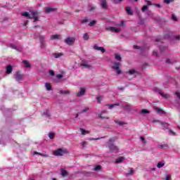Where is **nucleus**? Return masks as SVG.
<instances>
[{
  "label": "nucleus",
  "mask_w": 180,
  "mask_h": 180,
  "mask_svg": "<svg viewBox=\"0 0 180 180\" xmlns=\"http://www.w3.org/2000/svg\"><path fill=\"white\" fill-rule=\"evenodd\" d=\"M120 63L119 62H114L112 65L111 66V68L112 70H115L118 75H120L122 74V70H120Z\"/></svg>",
  "instance_id": "f257e3e1"
},
{
  "label": "nucleus",
  "mask_w": 180,
  "mask_h": 180,
  "mask_svg": "<svg viewBox=\"0 0 180 180\" xmlns=\"http://www.w3.org/2000/svg\"><path fill=\"white\" fill-rule=\"evenodd\" d=\"M67 153V150L63 148H58V150L53 151V155H56V157H61Z\"/></svg>",
  "instance_id": "f03ea898"
},
{
  "label": "nucleus",
  "mask_w": 180,
  "mask_h": 180,
  "mask_svg": "<svg viewBox=\"0 0 180 180\" xmlns=\"http://www.w3.org/2000/svg\"><path fill=\"white\" fill-rule=\"evenodd\" d=\"M65 43L68 46H72L75 43V39L73 37H68L65 39Z\"/></svg>",
  "instance_id": "7ed1b4c3"
},
{
  "label": "nucleus",
  "mask_w": 180,
  "mask_h": 180,
  "mask_svg": "<svg viewBox=\"0 0 180 180\" xmlns=\"http://www.w3.org/2000/svg\"><path fill=\"white\" fill-rule=\"evenodd\" d=\"M108 148H109L110 153H113V151H117V150H119L117 148V146H115L113 143H109Z\"/></svg>",
  "instance_id": "20e7f679"
},
{
  "label": "nucleus",
  "mask_w": 180,
  "mask_h": 180,
  "mask_svg": "<svg viewBox=\"0 0 180 180\" xmlns=\"http://www.w3.org/2000/svg\"><path fill=\"white\" fill-rule=\"evenodd\" d=\"M94 50H96L97 51H101V53H105L106 50L102 47V46H98L97 44H94Z\"/></svg>",
  "instance_id": "39448f33"
},
{
  "label": "nucleus",
  "mask_w": 180,
  "mask_h": 180,
  "mask_svg": "<svg viewBox=\"0 0 180 180\" xmlns=\"http://www.w3.org/2000/svg\"><path fill=\"white\" fill-rule=\"evenodd\" d=\"M30 19H34V22H37L39 18L37 17V13L32 12L31 15H30Z\"/></svg>",
  "instance_id": "423d86ee"
},
{
  "label": "nucleus",
  "mask_w": 180,
  "mask_h": 180,
  "mask_svg": "<svg viewBox=\"0 0 180 180\" xmlns=\"http://www.w3.org/2000/svg\"><path fill=\"white\" fill-rule=\"evenodd\" d=\"M105 29L106 30H110V32H115V33H119V32H120V28H116L115 27H108Z\"/></svg>",
  "instance_id": "0eeeda50"
},
{
  "label": "nucleus",
  "mask_w": 180,
  "mask_h": 180,
  "mask_svg": "<svg viewBox=\"0 0 180 180\" xmlns=\"http://www.w3.org/2000/svg\"><path fill=\"white\" fill-rule=\"evenodd\" d=\"M23 78V75L20 74V72H17L15 73V80L16 81H22Z\"/></svg>",
  "instance_id": "6e6552de"
},
{
  "label": "nucleus",
  "mask_w": 180,
  "mask_h": 180,
  "mask_svg": "<svg viewBox=\"0 0 180 180\" xmlns=\"http://www.w3.org/2000/svg\"><path fill=\"white\" fill-rule=\"evenodd\" d=\"M56 11H57V9L53 8H50V7H46L44 8V12H46V13H51V12H56Z\"/></svg>",
  "instance_id": "1a4fd4ad"
},
{
  "label": "nucleus",
  "mask_w": 180,
  "mask_h": 180,
  "mask_svg": "<svg viewBox=\"0 0 180 180\" xmlns=\"http://www.w3.org/2000/svg\"><path fill=\"white\" fill-rule=\"evenodd\" d=\"M101 6L103 9H108V3L106 2V0H101Z\"/></svg>",
  "instance_id": "9d476101"
},
{
  "label": "nucleus",
  "mask_w": 180,
  "mask_h": 180,
  "mask_svg": "<svg viewBox=\"0 0 180 180\" xmlns=\"http://www.w3.org/2000/svg\"><path fill=\"white\" fill-rule=\"evenodd\" d=\"M86 91L85 90V89L82 88L80 89V91L77 93V96L79 98L81 96H84V95H85Z\"/></svg>",
  "instance_id": "9b49d317"
},
{
  "label": "nucleus",
  "mask_w": 180,
  "mask_h": 180,
  "mask_svg": "<svg viewBox=\"0 0 180 180\" xmlns=\"http://www.w3.org/2000/svg\"><path fill=\"white\" fill-rule=\"evenodd\" d=\"M13 71V67L12 65H8L6 68V74H11Z\"/></svg>",
  "instance_id": "f8f14e48"
},
{
  "label": "nucleus",
  "mask_w": 180,
  "mask_h": 180,
  "mask_svg": "<svg viewBox=\"0 0 180 180\" xmlns=\"http://www.w3.org/2000/svg\"><path fill=\"white\" fill-rule=\"evenodd\" d=\"M103 113H108V111L103 110L101 112V113L99 115V117L103 120V119H109V117H105L103 116Z\"/></svg>",
  "instance_id": "ddd939ff"
},
{
  "label": "nucleus",
  "mask_w": 180,
  "mask_h": 180,
  "mask_svg": "<svg viewBox=\"0 0 180 180\" xmlns=\"http://www.w3.org/2000/svg\"><path fill=\"white\" fill-rule=\"evenodd\" d=\"M114 122L115 123H116V124H118L119 126H124V124H126L124 122L117 120H114Z\"/></svg>",
  "instance_id": "4468645a"
},
{
  "label": "nucleus",
  "mask_w": 180,
  "mask_h": 180,
  "mask_svg": "<svg viewBox=\"0 0 180 180\" xmlns=\"http://www.w3.org/2000/svg\"><path fill=\"white\" fill-rule=\"evenodd\" d=\"M63 54L61 53H53V57L55 58H60V57H63Z\"/></svg>",
  "instance_id": "2eb2a0df"
},
{
  "label": "nucleus",
  "mask_w": 180,
  "mask_h": 180,
  "mask_svg": "<svg viewBox=\"0 0 180 180\" xmlns=\"http://www.w3.org/2000/svg\"><path fill=\"white\" fill-rule=\"evenodd\" d=\"M60 171H61L62 176H67V175H68V172H67V170L62 168V169H60Z\"/></svg>",
  "instance_id": "dca6fc26"
},
{
  "label": "nucleus",
  "mask_w": 180,
  "mask_h": 180,
  "mask_svg": "<svg viewBox=\"0 0 180 180\" xmlns=\"http://www.w3.org/2000/svg\"><path fill=\"white\" fill-rule=\"evenodd\" d=\"M126 11H127V13H128V15H133V11L131 10V7H126Z\"/></svg>",
  "instance_id": "f3484780"
},
{
  "label": "nucleus",
  "mask_w": 180,
  "mask_h": 180,
  "mask_svg": "<svg viewBox=\"0 0 180 180\" xmlns=\"http://www.w3.org/2000/svg\"><path fill=\"white\" fill-rule=\"evenodd\" d=\"M56 39H61V35L54 34L51 36V40H55Z\"/></svg>",
  "instance_id": "a211bd4d"
},
{
  "label": "nucleus",
  "mask_w": 180,
  "mask_h": 180,
  "mask_svg": "<svg viewBox=\"0 0 180 180\" xmlns=\"http://www.w3.org/2000/svg\"><path fill=\"white\" fill-rule=\"evenodd\" d=\"M123 160H124V157L122 156V157H120L118 158L117 160H116V164H120V162H123Z\"/></svg>",
  "instance_id": "6ab92c4d"
},
{
  "label": "nucleus",
  "mask_w": 180,
  "mask_h": 180,
  "mask_svg": "<svg viewBox=\"0 0 180 180\" xmlns=\"http://www.w3.org/2000/svg\"><path fill=\"white\" fill-rule=\"evenodd\" d=\"M160 95L162 96V98H165V99H169V94H165L162 92H160Z\"/></svg>",
  "instance_id": "aec40b11"
},
{
  "label": "nucleus",
  "mask_w": 180,
  "mask_h": 180,
  "mask_svg": "<svg viewBox=\"0 0 180 180\" xmlns=\"http://www.w3.org/2000/svg\"><path fill=\"white\" fill-rule=\"evenodd\" d=\"M115 58L117 59V61H122V56L119 53H115Z\"/></svg>",
  "instance_id": "412c9836"
},
{
  "label": "nucleus",
  "mask_w": 180,
  "mask_h": 180,
  "mask_svg": "<svg viewBox=\"0 0 180 180\" xmlns=\"http://www.w3.org/2000/svg\"><path fill=\"white\" fill-rule=\"evenodd\" d=\"M22 63H23V64L25 65V67H26V68H30V63H29V61H27V60H23Z\"/></svg>",
  "instance_id": "4be33fe9"
},
{
  "label": "nucleus",
  "mask_w": 180,
  "mask_h": 180,
  "mask_svg": "<svg viewBox=\"0 0 180 180\" xmlns=\"http://www.w3.org/2000/svg\"><path fill=\"white\" fill-rule=\"evenodd\" d=\"M98 103H101V101L103 99V96H96V97Z\"/></svg>",
  "instance_id": "5701e85b"
},
{
  "label": "nucleus",
  "mask_w": 180,
  "mask_h": 180,
  "mask_svg": "<svg viewBox=\"0 0 180 180\" xmlns=\"http://www.w3.org/2000/svg\"><path fill=\"white\" fill-rule=\"evenodd\" d=\"M80 67H84V68H91V65L86 63H81Z\"/></svg>",
  "instance_id": "b1692460"
},
{
  "label": "nucleus",
  "mask_w": 180,
  "mask_h": 180,
  "mask_svg": "<svg viewBox=\"0 0 180 180\" xmlns=\"http://www.w3.org/2000/svg\"><path fill=\"white\" fill-rule=\"evenodd\" d=\"M108 109H113L115 106H119V103H115V104H108Z\"/></svg>",
  "instance_id": "393cba45"
},
{
  "label": "nucleus",
  "mask_w": 180,
  "mask_h": 180,
  "mask_svg": "<svg viewBox=\"0 0 180 180\" xmlns=\"http://www.w3.org/2000/svg\"><path fill=\"white\" fill-rule=\"evenodd\" d=\"M155 110L158 112V113H164V110L162 109L158 108V107H155Z\"/></svg>",
  "instance_id": "a878e982"
},
{
  "label": "nucleus",
  "mask_w": 180,
  "mask_h": 180,
  "mask_svg": "<svg viewBox=\"0 0 180 180\" xmlns=\"http://www.w3.org/2000/svg\"><path fill=\"white\" fill-rule=\"evenodd\" d=\"M59 94H64L65 95H70V94H71L70 92V91H63V90H60V91H59Z\"/></svg>",
  "instance_id": "bb28decb"
},
{
  "label": "nucleus",
  "mask_w": 180,
  "mask_h": 180,
  "mask_svg": "<svg viewBox=\"0 0 180 180\" xmlns=\"http://www.w3.org/2000/svg\"><path fill=\"white\" fill-rule=\"evenodd\" d=\"M96 25V20H92L89 23V26H90V27H92V26H95Z\"/></svg>",
  "instance_id": "cd10ccee"
},
{
  "label": "nucleus",
  "mask_w": 180,
  "mask_h": 180,
  "mask_svg": "<svg viewBox=\"0 0 180 180\" xmlns=\"http://www.w3.org/2000/svg\"><path fill=\"white\" fill-rule=\"evenodd\" d=\"M45 86H46L47 91H52V89H53L51 88V85H50V84H49V83H46V84H45Z\"/></svg>",
  "instance_id": "c85d7f7f"
},
{
  "label": "nucleus",
  "mask_w": 180,
  "mask_h": 180,
  "mask_svg": "<svg viewBox=\"0 0 180 180\" xmlns=\"http://www.w3.org/2000/svg\"><path fill=\"white\" fill-rule=\"evenodd\" d=\"M164 165H165V163L159 162L157 165L158 168H162V167H164Z\"/></svg>",
  "instance_id": "c756f323"
},
{
  "label": "nucleus",
  "mask_w": 180,
  "mask_h": 180,
  "mask_svg": "<svg viewBox=\"0 0 180 180\" xmlns=\"http://www.w3.org/2000/svg\"><path fill=\"white\" fill-rule=\"evenodd\" d=\"M83 39H84V40H89V35H88L87 33H84L83 34Z\"/></svg>",
  "instance_id": "7c9ffc66"
},
{
  "label": "nucleus",
  "mask_w": 180,
  "mask_h": 180,
  "mask_svg": "<svg viewBox=\"0 0 180 180\" xmlns=\"http://www.w3.org/2000/svg\"><path fill=\"white\" fill-rule=\"evenodd\" d=\"M80 131H82V134H83V136H84V134L86 133L89 134V131H86L85 129L80 128Z\"/></svg>",
  "instance_id": "2f4dec72"
},
{
  "label": "nucleus",
  "mask_w": 180,
  "mask_h": 180,
  "mask_svg": "<svg viewBox=\"0 0 180 180\" xmlns=\"http://www.w3.org/2000/svg\"><path fill=\"white\" fill-rule=\"evenodd\" d=\"M88 110H89V107H86V108H84L83 110H82L80 111V114L85 113V112H88Z\"/></svg>",
  "instance_id": "473e14b6"
},
{
  "label": "nucleus",
  "mask_w": 180,
  "mask_h": 180,
  "mask_svg": "<svg viewBox=\"0 0 180 180\" xmlns=\"http://www.w3.org/2000/svg\"><path fill=\"white\" fill-rule=\"evenodd\" d=\"M22 16H25L26 18H30V14H29V12L22 13Z\"/></svg>",
  "instance_id": "72a5a7b5"
},
{
  "label": "nucleus",
  "mask_w": 180,
  "mask_h": 180,
  "mask_svg": "<svg viewBox=\"0 0 180 180\" xmlns=\"http://www.w3.org/2000/svg\"><path fill=\"white\" fill-rule=\"evenodd\" d=\"M49 139H54V137H56V135L54 134V133L50 132L49 134Z\"/></svg>",
  "instance_id": "f704fd0d"
},
{
  "label": "nucleus",
  "mask_w": 180,
  "mask_h": 180,
  "mask_svg": "<svg viewBox=\"0 0 180 180\" xmlns=\"http://www.w3.org/2000/svg\"><path fill=\"white\" fill-rule=\"evenodd\" d=\"M134 172V169H131L129 171H128L127 174H126V176H129V175H131Z\"/></svg>",
  "instance_id": "c9c22d12"
},
{
  "label": "nucleus",
  "mask_w": 180,
  "mask_h": 180,
  "mask_svg": "<svg viewBox=\"0 0 180 180\" xmlns=\"http://www.w3.org/2000/svg\"><path fill=\"white\" fill-rule=\"evenodd\" d=\"M166 63H167V64H174V63H176V61L167 59V60H166Z\"/></svg>",
  "instance_id": "e433bc0d"
},
{
  "label": "nucleus",
  "mask_w": 180,
  "mask_h": 180,
  "mask_svg": "<svg viewBox=\"0 0 180 180\" xmlns=\"http://www.w3.org/2000/svg\"><path fill=\"white\" fill-rule=\"evenodd\" d=\"M89 8H90V9L89 10V12H94L96 7L92 6H89Z\"/></svg>",
  "instance_id": "4c0bfd02"
},
{
  "label": "nucleus",
  "mask_w": 180,
  "mask_h": 180,
  "mask_svg": "<svg viewBox=\"0 0 180 180\" xmlns=\"http://www.w3.org/2000/svg\"><path fill=\"white\" fill-rule=\"evenodd\" d=\"M141 113H142L143 115H146V114H147V113H150V111H149L148 110L143 109V110H141Z\"/></svg>",
  "instance_id": "58836bf2"
},
{
  "label": "nucleus",
  "mask_w": 180,
  "mask_h": 180,
  "mask_svg": "<svg viewBox=\"0 0 180 180\" xmlns=\"http://www.w3.org/2000/svg\"><path fill=\"white\" fill-rule=\"evenodd\" d=\"M128 73L130 75H133V74H136V70H129Z\"/></svg>",
  "instance_id": "ea45409f"
},
{
  "label": "nucleus",
  "mask_w": 180,
  "mask_h": 180,
  "mask_svg": "<svg viewBox=\"0 0 180 180\" xmlns=\"http://www.w3.org/2000/svg\"><path fill=\"white\" fill-rule=\"evenodd\" d=\"M172 20H174V22H176L178 20V18H176V15L174 14L172 15Z\"/></svg>",
  "instance_id": "a19ab883"
},
{
  "label": "nucleus",
  "mask_w": 180,
  "mask_h": 180,
  "mask_svg": "<svg viewBox=\"0 0 180 180\" xmlns=\"http://www.w3.org/2000/svg\"><path fill=\"white\" fill-rule=\"evenodd\" d=\"M101 168H102V167L101 165H96L94 168L95 171H99L101 169Z\"/></svg>",
  "instance_id": "79ce46f5"
},
{
  "label": "nucleus",
  "mask_w": 180,
  "mask_h": 180,
  "mask_svg": "<svg viewBox=\"0 0 180 180\" xmlns=\"http://www.w3.org/2000/svg\"><path fill=\"white\" fill-rule=\"evenodd\" d=\"M147 9H148V6H143L142 7V12L147 11Z\"/></svg>",
  "instance_id": "37998d69"
},
{
  "label": "nucleus",
  "mask_w": 180,
  "mask_h": 180,
  "mask_svg": "<svg viewBox=\"0 0 180 180\" xmlns=\"http://www.w3.org/2000/svg\"><path fill=\"white\" fill-rule=\"evenodd\" d=\"M153 56H154L155 57H158V53L157 52V51H153Z\"/></svg>",
  "instance_id": "c03bdc74"
},
{
  "label": "nucleus",
  "mask_w": 180,
  "mask_h": 180,
  "mask_svg": "<svg viewBox=\"0 0 180 180\" xmlns=\"http://www.w3.org/2000/svg\"><path fill=\"white\" fill-rule=\"evenodd\" d=\"M49 74L50 75H51L52 77H54L56 75V72H54L53 70H49Z\"/></svg>",
  "instance_id": "a18cd8bd"
},
{
  "label": "nucleus",
  "mask_w": 180,
  "mask_h": 180,
  "mask_svg": "<svg viewBox=\"0 0 180 180\" xmlns=\"http://www.w3.org/2000/svg\"><path fill=\"white\" fill-rule=\"evenodd\" d=\"M88 22H89V20H88V19H84V20H82V21H81V23L82 24V25H84V23H88Z\"/></svg>",
  "instance_id": "49530a36"
},
{
  "label": "nucleus",
  "mask_w": 180,
  "mask_h": 180,
  "mask_svg": "<svg viewBox=\"0 0 180 180\" xmlns=\"http://www.w3.org/2000/svg\"><path fill=\"white\" fill-rule=\"evenodd\" d=\"M165 180H171V176L169 174L167 175Z\"/></svg>",
  "instance_id": "de8ad7c7"
},
{
  "label": "nucleus",
  "mask_w": 180,
  "mask_h": 180,
  "mask_svg": "<svg viewBox=\"0 0 180 180\" xmlns=\"http://www.w3.org/2000/svg\"><path fill=\"white\" fill-rule=\"evenodd\" d=\"M175 95H176L177 98H179V99H180V93L179 91H176L175 93Z\"/></svg>",
  "instance_id": "09e8293b"
},
{
  "label": "nucleus",
  "mask_w": 180,
  "mask_h": 180,
  "mask_svg": "<svg viewBox=\"0 0 180 180\" xmlns=\"http://www.w3.org/2000/svg\"><path fill=\"white\" fill-rule=\"evenodd\" d=\"M41 157H45V158H47V157H49V155H47V154H44V153H41Z\"/></svg>",
  "instance_id": "8fccbe9b"
},
{
  "label": "nucleus",
  "mask_w": 180,
  "mask_h": 180,
  "mask_svg": "<svg viewBox=\"0 0 180 180\" xmlns=\"http://www.w3.org/2000/svg\"><path fill=\"white\" fill-rule=\"evenodd\" d=\"M134 49H135V50H139V49H141V47L135 45V46H134Z\"/></svg>",
  "instance_id": "3c124183"
},
{
  "label": "nucleus",
  "mask_w": 180,
  "mask_h": 180,
  "mask_svg": "<svg viewBox=\"0 0 180 180\" xmlns=\"http://www.w3.org/2000/svg\"><path fill=\"white\" fill-rule=\"evenodd\" d=\"M167 47L165 46H162V47H160V51L162 53V49L163 50H166Z\"/></svg>",
  "instance_id": "603ef678"
},
{
  "label": "nucleus",
  "mask_w": 180,
  "mask_h": 180,
  "mask_svg": "<svg viewBox=\"0 0 180 180\" xmlns=\"http://www.w3.org/2000/svg\"><path fill=\"white\" fill-rule=\"evenodd\" d=\"M10 46L12 49H14V50H16V46L14 44H11Z\"/></svg>",
  "instance_id": "864d4df0"
},
{
  "label": "nucleus",
  "mask_w": 180,
  "mask_h": 180,
  "mask_svg": "<svg viewBox=\"0 0 180 180\" xmlns=\"http://www.w3.org/2000/svg\"><path fill=\"white\" fill-rule=\"evenodd\" d=\"M155 42H156V43H161V44L164 43L162 41H161V40H160V39H156V40H155Z\"/></svg>",
  "instance_id": "5fc2aeb1"
},
{
  "label": "nucleus",
  "mask_w": 180,
  "mask_h": 180,
  "mask_svg": "<svg viewBox=\"0 0 180 180\" xmlns=\"http://www.w3.org/2000/svg\"><path fill=\"white\" fill-rule=\"evenodd\" d=\"M63 77V75L59 74L58 75H56V78L60 79Z\"/></svg>",
  "instance_id": "6e6d98bb"
},
{
  "label": "nucleus",
  "mask_w": 180,
  "mask_h": 180,
  "mask_svg": "<svg viewBox=\"0 0 180 180\" xmlns=\"http://www.w3.org/2000/svg\"><path fill=\"white\" fill-rule=\"evenodd\" d=\"M171 2V0H164V4H169Z\"/></svg>",
  "instance_id": "4d7b16f0"
},
{
  "label": "nucleus",
  "mask_w": 180,
  "mask_h": 180,
  "mask_svg": "<svg viewBox=\"0 0 180 180\" xmlns=\"http://www.w3.org/2000/svg\"><path fill=\"white\" fill-rule=\"evenodd\" d=\"M34 155H41V153H39V152H34Z\"/></svg>",
  "instance_id": "13d9d810"
},
{
  "label": "nucleus",
  "mask_w": 180,
  "mask_h": 180,
  "mask_svg": "<svg viewBox=\"0 0 180 180\" xmlns=\"http://www.w3.org/2000/svg\"><path fill=\"white\" fill-rule=\"evenodd\" d=\"M124 108L127 109V110H129V109H130V105H127Z\"/></svg>",
  "instance_id": "bf43d9fd"
},
{
  "label": "nucleus",
  "mask_w": 180,
  "mask_h": 180,
  "mask_svg": "<svg viewBox=\"0 0 180 180\" xmlns=\"http://www.w3.org/2000/svg\"><path fill=\"white\" fill-rule=\"evenodd\" d=\"M40 41H44V37H40Z\"/></svg>",
  "instance_id": "052dcab7"
},
{
  "label": "nucleus",
  "mask_w": 180,
  "mask_h": 180,
  "mask_svg": "<svg viewBox=\"0 0 180 180\" xmlns=\"http://www.w3.org/2000/svg\"><path fill=\"white\" fill-rule=\"evenodd\" d=\"M120 26H124V21H121Z\"/></svg>",
  "instance_id": "680f3d73"
},
{
  "label": "nucleus",
  "mask_w": 180,
  "mask_h": 180,
  "mask_svg": "<svg viewBox=\"0 0 180 180\" xmlns=\"http://www.w3.org/2000/svg\"><path fill=\"white\" fill-rule=\"evenodd\" d=\"M146 2H147V5H149V6L151 5V1H146Z\"/></svg>",
  "instance_id": "e2e57ef3"
},
{
  "label": "nucleus",
  "mask_w": 180,
  "mask_h": 180,
  "mask_svg": "<svg viewBox=\"0 0 180 180\" xmlns=\"http://www.w3.org/2000/svg\"><path fill=\"white\" fill-rule=\"evenodd\" d=\"M176 40H180V35L176 37Z\"/></svg>",
  "instance_id": "0e129e2a"
},
{
  "label": "nucleus",
  "mask_w": 180,
  "mask_h": 180,
  "mask_svg": "<svg viewBox=\"0 0 180 180\" xmlns=\"http://www.w3.org/2000/svg\"><path fill=\"white\" fill-rule=\"evenodd\" d=\"M141 140H142V141H146V139H144L143 136H141Z\"/></svg>",
  "instance_id": "69168bd1"
},
{
  "label": "nucleus",
  "mask_w": 180,
  "mask_h": 180,
  "mask_svg": "<svg viewBox=\"0 0 180 180\" xmlns=\"http://www.w3.org/2000/svg\"><path fill=\"white\" fill-rule=\"evenodd\" d=\"M170 133H172V134H173V136H175V132L172 131V130H170Z\"/></svg>",
  "instance_id": "338daca9"
},
{
  "label": "nucleus",
  "mask_w": 180,
  "mask_h": 180,
  "mask_svg": "<svg viewBox=\"0 0 180 180\" xmlns=\"http://www.w3.org/2000/svg\"><path fill=\"white\" fill-rule=\"evenodd\" d=\"M78 116H79V113L76 114L75 115L76 119L78 117Z\"/></svg>",
  "instance_id": "774afa93"
}]
</instances>
